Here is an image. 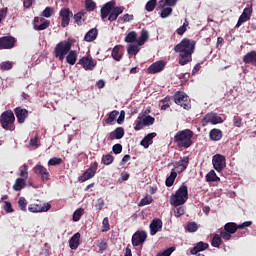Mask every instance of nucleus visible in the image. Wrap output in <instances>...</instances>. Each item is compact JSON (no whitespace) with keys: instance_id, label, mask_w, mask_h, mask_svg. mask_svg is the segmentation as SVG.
I'll list each match as a JSON object with an SVG mask.
<instances>
[{"instance_id":"obj_1","label":"nucleus","mask_w":256,"mask_h":256,"mask_svg":"<svg viewBox=\"0 0 256 256\" xmlns=\"http://www.w3.org/2000/svg\"><path fill=\"white\" fill-rule=\"evenodd\" d=\"M197 42L189 38H183L179 44L174 47L175 53H179V65H187L193 61V53Z\"/></svg>"},{"instance_id":"obj_2","label":"nucleus","mask_w":256,"mask_h":256,"mask_svg":"<svg viewBox=\"0 0 256 256\" xmlns=\"http://www.w3.org/2000/svg\"><path fill=\"white\" fill-rule=\"evenodd\" d=\"M115 5L116 3L113 0L103 5L100 10L102 21H105L108 17V21H110V23H113V21H117L119 15L123 14V11H125V7Z\"/></svg>"},{"instance_id":"obj_3","label":"nucleus","mask_w":256,"mask_h":256,"mask_svg":"<svg viewBox=\"0 0 256 256\" xmlns=\"http://www.w3.org/2000/svg\"><path fill=\"white\" fill-rule=\"evenodd\" d=\"M193 131L191 129L180 130L174 135V143L178 149H189L193 145Z\"/></svg>"},{"instance_id":"obj_4","label":"nucleus","mask_w":256,"mask_h":256,"mask_svg":"<svg viewBox=\"0 0 256 256\" xmlns=\"http://www.w3.org/2000/svg\"><path fill=\"white\" fill-rule=\"evenodd\" d=\"M251 225H253L252 221H246L239 225L235 222H228L224 225V229L220 231V235L224 241H231L238 229H245L246 227H251Z\"/></svg>"},{"instance_id":"obj_5","label":"nucleus","mask_w":256,"mask_h":256,"mask_svg":"<svg viewBox=\"0 0 256 256\" xmlns=\"http://www.w3.org/2000/svg\"><path fill=\"white\" fill-rule=\"evenodd\" d=\"M189 199V190L187 184H182L179 189L172 194L170 197V205L173 207H180V205H185Z\"/></svg>"},{"instance_id":"obj_6","label":"nucleus","mask_w":256,"mask_h":256,"mask_svg":"<svg viewBox=\"0 0 256 256\" xmlns=\"http://www.w3.org/2000/svg\"><path fill=\"white\" fill-rule=\"evenodd\" d=\"M0 125L5 131H15V114L6 110L0 115Z\"/></svg>"},{"instance_id":"obj_7","label":"nucleus","mask_w":256,"mask_h":256,"mask_svg":"<svg viewBox=\"0 0 256 256\" xmlns=\"http://www.w3.org/2000/svg\"><path fill=\"white\" fill-rule=\"evenodd\" d=\"M73 44L69 41H61L54 48V57L63 62L69 51H71Z\"/></svg>"},{"instance_id":"obj_8","label":"nucleus","mask_w":256,"mask_h":256,"mask_svg":"<svg viewBox=\"0 0 256 256\" xmlns=\"http://www.w3.org/2000/svg\"><path fill=\"white\" fill-rule=\"evenodd\" d=\"M149 39V32L147 30H142L141 31V36L137 39V32L131 31L129 32L126 37H125V42L126 43H137L139 47L142 45H145Z\"/></svg>"},{"instance_id":"obj_9","label":"nucleus","mask_w":256,"mask_h":256,"mask_svg":"<svg viewBox=\"0 0 256 256\" xmlns=\"http://www.w3.org/2000/svg\"><path fill=\"white\" fill-rule=\"evenodd\" d=\"M147 112H141L138 115V121H136V125L134 126V131H141L143 127H151L155 123V117L151 115H145Z\"/></svg>"},{"instance_id":"obj_10","label":"nucleus","mask_w":256,"mask_h":256,"mask_svg":"<svg viewBox=\"0 0 256 256\" xmlns=\"http://www.w3.org/2000/svg\"><path fill=\"white\" fill-rule=\"evenodd\" d=\"M174 103H176V105H180V107H183V109H186V110L191 109V99L183 91L175 92Z\"/></svg>"},{"instance_id":"obj_11","label":"nucleus","mask_w":256,"mask_h":256,"mask_svg":"<svg viewBox=\"0 0 256 256\" xmlns=\"http://www.w3.org/2000/svg\"><path fill=\"white\" fill-rule=\"evenodd\" d=\"M212 165L218 173L227 167V159L221 154H215L212 158Z\"/></svg>"},{"instance_id":"obj_12","label":"nucleus","mask_w":256,"mask_h":256,"mask_svg":"<svg viewBox=\"0 0 256 256\" xmlns=\"http://www.w3.org/2000/svg\"><path fill=\"white\" fill-rule=\"evenodd\" d=\"M49 209H51V204L43 203L39 200L28 206V211H30V213H46Z\"/></svg>"},{"instance_id":"obj_13","label":"nucleus","mask_w":256,"mask_h":256,"mask_svg":"<svg viewBox=\"0 0 256 256\" xmlns=\"http://www.w3.org/2000/svg\"><path fill=\"white\" fill-rule=\"evenodd\" d=\"M219 125V123H223V118L218 116L215 112H210L206 114L202 119V126L206 127V125Z\"/></svg>"},{"instance_id":"obj_14","label":"nucleus","mask_w":256,"mask_h":256,"mask_svg":"<svg viewBox=\"0 0 256 256\" xmlns=\"http://www.w3.org/2000/svg\"><path fill=\"white\" fill-rule=\"evenodd\" d=\"M97 169H99V163L94 162L90 164L89 168L79 177V181L85 183V181L93 179V176L97 173Z\"/></svg>"},{"instance_id":"obj_15","label":"nucleus","mask_w":256,"mask_h":256,"mask_svg":"<svg viewBox=\"0 0 256 256\" xmlns=\"http://www.w3.org/2000/svg\"><path fill=\"white\" fill-rule=\"evenodd\" d=\"M78 65H81L85 71H93L97 67V61L91 55H87L79 60Z\"/></svg>"},{"instance_id":"obj_16","label":"nucleus","mask_w":256,"mask_h":256,"mask_svg":"<svg viewBox=\"0 0 256 256\" xmlns=\"http://www.w3.org/2000/svg\"><path fill=\"white\" fill-rule=\"evenodd\" d=\"M32 171L35 173V175H38V177H40L41 181L44 183H47V181L51 179V173H49V170H47L45 166L41 164H37L35 167H33Z\"/></svg>"},{"instance_id":"obj_17","label":"nucleus","mask_w":256,"mask_h":256,"mask_svg":"<svg viewBox=\"0 0 256 256\" xmlns=\"http://www.w3.org/2000/svg\"><path fill=\"white\" fill-rule=\"evenodd\" d=\"M59 17L61 19V27H69V23H71V17H73V11H71L70 8H61Z\"/></svg>"},{"instance_id":"obj_18","label":"nucleus","mask_w":256,"mask_h":256,"mask_svg":"<svg viewBox=\"0 0 256 256\" xmlns=\"http://www.w3.org/2000/svg\"><path fill=\"white\" fill-rule=\"evenodd\" d=\"M147 241V232L146 231H136L132 236V245L133 247H139Z\"/></svg>"},{"instance_id":"obj_19","label":"nucleus","mask_w":256,"mask_h":256,"mask_svg":"<svg viewBox=\"0 0 256 256\" xmlns=\"http://www.w3.org/2000/svg\"><path fill=\"white\" fill-rule=\"evenodd\" d=\"M17 40L13 36L0 37V49H13Z\"/></svg>"},{"instance_id":"obj_20","label":"nucleus","mask_w":256,"mask_h":256,"mask_svg":"<svg viewBox=\"0 0 256 256\" xmlns=\"http://www.w3.org/2000/svg\"><path fill=\"white\" fill-rule=\"evenodd\" d=\"M251 15H253V8L252 7H246L244 8L242 14L240 15L238 22L235 26L236 29H239L243 23H247L249 19H251Z\"/></svg>"},{"instance_id":"obj_21","label":"nucleus","mask_w":256,"mask_h":256,"mask_svg":"<svg viewBox=\"0 0 256 256\" xmlns=\"http://www.w3.org/2000/svg\"><path fill=\"white\" fill-rule=\"evenodd\" d=\"M14 113L16 115V119L20 125H23L25 123V119L29 117V111L22 107H16L14 109Z\"/></svg>"},{"instance_id":"obj_22","label":"nucleus","mask_w":256,"mask_h":256,"mask_svg":"<svg viewBox=\"0 0 256 256\" xmlns=\"http://www.w3.org/2000/svg\"><path fill=\"white\" fill-rule=\"evenodd\" d=\"M163 229V221L159 218H155L150 223V235L154 236Z\"/></svg>"},{"instance_id":"obj_23","label":"nucleus","mask_w":256,"mask_h":256,"mask_svg":"<svg viewBox=\"0 0 256 256\" xmlns=\"http://www.w3.org/2000/svg\"><path fill=\"white\" fill-rule=\"evenodd\" d=\"M163 69H165V62L157 61L148 67V73H150L151 75H155V73H161Z\"/></svg>"},{"instance_id":"obj_24","label":"nucleus","mask_w":256,"mask_h":256,"mask_svg":"<svg viewBox=\"0 0 256 256\" xmlns=\"http://www.w3.org/2000/svg\"><path fill=\"white\" fill-rule=\"evenodd\" d=\"M155 137H157V133L155 132L147 134L140 142V145H142L144 149H149V145H153V139H155Z\"/></svg>"},{"instance_id":"obj_25","label":"nucleus","mask_w":256,"mask_h":256,"mask_svg":"<svg viewBox=\"0 0 256 256\" xmlns=\"http://www.w3.org/2000/svg\"><path fill=\"white\" fill-rule=\"evenodd\" d=\"M125 137V129L123 127H117L109 135L110 141H115V139H123Z\"/></svg>"},{"instance_id":"obj_26","label":"nucleus","mask_w":256,"mask_h":256,"mask_svg":"<svg viewBox=\"0 0 256 256\" xmlns=\"http://www.w3.org/2000/svg\"><path fill=\"white\" fill-rule=\"evenodd\" d=\"M206 249H209V243L200 241L190 250V253L191 255H197V253H201V251H206Z\"/></svg>"},{"instance_id":"obj_27","label":"nucleus","mask_w":256,"mask_h":256,"mask_svg":"<svg viewBox=\"0 0 256 256\" xmlns=\"http://www.w3.org/2000/svg\"><path fill=\"white\" fill-rule=\"evenodd\" d=\"M81 233H75L69 240V247L72 250L78 249L80 245Z\"/></svg>"},{"instance_id":"obj_28","label":"nucleus","mask_w":256,"mask_h":256,"mask_svg":"<svg viewBox=\"0 0 256 256\" xmlns=\"http://www.w3.org/2000/svg\"><path fill=\"white\" fill-rule=\"evenodd\" d=\"M98 35H99V30H97V28H92L84 36V41H86L87 43H91L95 41V39H97Z\"/></svg>"},{"instance_id":"obj_29","label":"nucleus","mask_w":256,"mask_h":256,"mask_svg":"<svg viewBox=\"0 0 256 256\" xmlns=\"http://www.w3.org/2000/svg\"><path fill=\"white\" fill-rule=\"evenodd\" d=\"M209 137L211 141H221V139H223V131H221V129L214 128L210 130Z\"/></svg>"},{"instance_id":"obj_30","label":"nucleus","mask_w":256,"mask_h":256,"mask_svg":"<svg viewBox=\"0 0 256 256\" xmlns=\"http://www.w3.org/2000/svg\"><path fill=\"white\" fill-rule=\"evenodd\" d=\"M77 51L75 50H69L67 56H66V63H68L69 65H75V63H77Z\"/></svg>"},{"instance_id":"obj_31","label":"nucleus","mask_w":256,"mask_h":256,"mask_svg":"<svg viewBox=\"0 0 256 256\" xmlns=\"http://www.w3.org/2000/svg\"><path fill=\"white\" fill-rule=\"evenodd\" d=\"M206 181L208 183H218V181H221V178H219V176H217V173H215V170H210L206 174Z\"/></svg>"},{"instance_id":"obj_32","label":"nucleus","mask_w":256,"mask_h":256,"mask_svg":"<svg viewBox=\"0 0 256 256\" xmlns=\"http://www.w3.org/2000/svg\"><path fill=\"white\" fill-rule=\"evenodd\" d=\"M26 185L27 183L24 178H17L13 185V189L14 191H21L22 189H25Z\"/></svg>"},{"instance_id":"obj_33","label":"nucleus","mask_w":256,"mask_h":256,"mask_svg":"<svg viewBox=\"0 0 256 256\" xmlns=\"http://www.w3.org/2000/svg\"><path fill=\"white\" fill-rule=\"evenodd\" d=\"M177 167H181V173L189 167V156H184L180 161L176 162Z\"/></svg>"},{"instance_id":"obj_34","label":"nucleus","mask_w":256,"mask_h":256,"mask_svg":"<svg viewBox=\"0 0 256 256\" xmlns=\"http://www.w3.org/2000/svg\"><path fill=\"white\" fill-rule=\"evenodd\" d=\"M112 57L115 61L123 59V52H121V46L117 45L112 50Z\"/></svg>"},{"instance_id":"obj_35","label":"nucleus","mask_w":256,"mask_h":256,"mask_svg":"<svg viewBox=\"0 0 256 256\" xmlns=\"http://www.w3.org/2000/svg\"><path fill=\"white\" fill-rule=\"evenodd\" d=\"M221 243H223V237H221V235H219V234H214V236L211 240L212 247L219 249L221 247Z\"/></svg>"},{"instance_id":"obj_36","label":"nucleus","mask_w":256,"mask_h":256,"mask_svg":"<svg viewBox=\"0 0 256 256\" xmlns=\"http://www.w3.org/2000/svg\"><path fill=\"white\" fill-rule=\"evenodd\" d=\"M118 116H119V111L117 110L111 111L110 113H108V117L105 119V123L107 125H112L113 121H115V119H117Z\"/></svg>"},{"instance_id":"obj_37","label":"nucleus","mask_w":256,"mask_h":256,"mask_svg":"<svg viewBox=\"0 0 256 256\" xmlns=\"http://www.w3.org/2000/svg\"><path fill=\"white\" fill-rule=\"evenodd\" d=\"M185 229L188 233H197L199 231V224L196 222H187Z\"/></svg>"},{"instance_id":"obj_38","label":"nucleus","mask_w":256,"mask_h":256,"mask_svg":"<svg viewBox=\"0 0 256 256\" xmlns=\"http://www.w3.org/2000/svg\"><path fill=\"white\" fill-rule=\"evenodd\" d=\"M175 179H177V172L172 171L170 176L166 178L165 185L166 187H173V183H175Z\"/></svg>"},{"instance_id":"obj_39","label":"nucleus","mask_w":256,"mask_h":256,"mask_svg":"<svg viewBox=\"0 0 256 256\" xmlns=\"http://www.w3.org/2000/svg\"><path fill=\"white\" fill-rule=\"evenodd\" d=\"M53 15H55V8L51 6L46 7L42 12V17H46V19L53 17Z\"/></svg>"},{"instance_id":"obj_40","label":"nucleus","mask_w":256,"mask_h":256,"mask_svg":"<svg viewBox=\"0 0 256 256\" xmlns=\"http://www.w3.org/2000/svg\"><path fill=\"white\" fill-rule=\"evenodd\" d=\"M85 8L87 11H95L97 9V3L93 0H85Z\"/></svg>"},{"instance_id":"obj_41","label":"nucleus","mask_w":256,"mask_h":256,"mask_svg":"<svg viewBox=\"0 0 256 256\" xmlns=\"http://www.w3.org/2000/svg\"><path fill=\"white\" fill-rule=\"evenodd\" d=\"M155 7H157V0H149L145 5V9L149 13H151V11H155Z\"/></svg>"},{"instance_id":"obj_42","label":"nucleus","mask_w":256,"mask_h":256,"mask_svg":"<svg viewBox=\"0 0 256 256\" xmlns=\"http://www.w3.org/2000/svg\"><path fill=\"white\" fill-rule=\"evenodd\" d=\"M51 25V22H46L43 24H33L34 31H45Z\"/></svg>"},{"instance_id":"obj_43","label":"nucleus","mask_w":256,"mask_h":256,"mask_svg":"<svg viewBox=\"0 0 256 256\" xmlns=\"http://www.w3.org/2000/svg\"><path fill=\"white\" fill-rule=\"evenodd\" d=\"M113 161H115V157H113V155H111V154H106V155L102 156L103 165H111V163H113Z\"/></svg>"},{"instance_id":"obj_44","label":"nucleus","mask_w":256,"mask_h":256,"mask_svg":"<svg viewBox=\"0 0 256 256\" xmlns=\"http://www.w3.org/2000/svg\"><path fill=\"white\" fill-rule=\"evenodd\" d=\"M83 213H85V209L79 208L73 213V221L77 222L83 217Z\"/></svg>"},{"instance_id":"obj_45","label":"nucleus","mask_w":256,"mask_h":256,"mask_svg":"<svg viewBox=\"0 0 256 256\" xmlns=\"http://www.w3.org/2000/svg\"><path fill=\"white\" fill-rule=\"evenodd\" d=\"M18 207L21 211L27 212V199H25V197L19 198Z\"/></svg>"},{"instance_id":"obj_46","label":"nucleus","mask_w":256,"mask_h":256,"mask_svg":"<svg viewBox=\"0 0 256 256\" xmlns=\"http://www.w3.org/2000/svg\"><path fill=\"white\" fill-rule=\"evenodd\" d=\"M172 13H173V8H171V6L170 7H166V8L162 9L160 17L162 19H167V17H169Z\"/></svg>"},{"instance_id":"obj_47","label":"nucleus","mask_w":256,"mask_h":256,"mask_svg":"<svg viewBox=\"0 0 256 256\" xmlns=\"http://www.w3.org/2000/svg\"><path fill=\"white\" fill-rule=\"evenodd\" d=\"M85 13L83 12H78L76 13L73 17H74V23H76V25H83V17H84Z\"/></svg>"},{"instance_id":"obj_48","label":"nucleus","mask_w":256,"mask_h":256,"mask_svg":"<svg viewBox=\"0 0 256 256\" xmlns=\"http://www.w3.org/2000/svg\"><path fill=\"white\" fill-rule=\"evenodd\" d=\"M1 71H11L13 69V63L10 61H5L0 64Z\"/></svg>"},{"instance_id":"obj_49","label":"nucleus","mask_w":256,"mask_h":256,"mask_svg":"<svg viewBox=\"0 0 256 256\" xmlns=\"http://www.w3.org/2000/svg\"><path fill=\"white\" fill-rule=\"evenodd\" d=\"M111 229V225L109 224V218L105 217L102 221V233H107Z\"/></svg>"},{"instance_id":"obj_50","label":"nucleus","mask_w":256,"mask_h":256,"mask_svg":"<svg viewBox=\"0 0 256 256\" xmlns=\"http://www.w3.org/2000/svg\"><path fill=\"white\" fill-rule=\"evenodd\" d=\"M133 19V14H124L123 16H120L118 18V21H120L121 23H129L130 21H133Z\"/></svg>"},{"instance_id":"obj_51","label":"nucleus","mask_w":256,"mask_h":256,"mask_svg":"<svg viewBox=\"0 0 256 256\" xmlns=\"http://www.w3.org/2000/svg\"><path fill=\"white\" fill-rule=\"evenodd\" d=\"M127 51L128 55H137L139 53V45L130 44Z\"/></svg>"},{"instance_id":"obj_52","label":"nucleus","mask_w":256,"mask_h":256,"mask_svg":"<svg viewBox=\"0 0 256 256\" xmlns=\"http://www.w3.org/2000/svg\"><path fill=\"white\" fill-rule=\"evenodd\" d=\"M151 203H153V198L146 196L140 200L138 205L139 207H145V205H151Z\"/></svg>"},{"instance_id":"obj_53","label":"nucleus","mask_w":256,"mask_h":256,"mask_svg":"<svg viewBox=\"0 0 256 256\" xmlns=\"http://www.w3.org/2000/svg\"><path fill=\"white\" fill-rule=\"evenodd\" d=\"M187 27H189V22L185 20L183 25L176 30L177 35H183L187 31Z\"/></svg>"},{"instance_id":"obj_54","label":"nucleus","mask_w":256,"mask_h":256,"mask_svg":"<svg viewBox=\"0 0 256 256\" xmlns=\"http://www.w3.org/2000/svg\"><path fill=\"white\" fill-rule=\"evenodd\" d=\"M23 169L20 171V177L23 179H27L29 177V166L27 164H23Z\"/></svg>"},{"instance_id":"obj_55","label":"nucleus","mask_w":256,"mask_h":256,"mask_svg":"<svg viewBox=\"0 0 256 256\" xmlns=\"http://www.w3.org/2000/svg\"><path fill=\"white\" fill-rule=\"evenodd\" d=\"M175 251V247H170L164 250L163 252H159L156 256H171V254Z\"/></svg>"},{"instance_id":"obj_56","label":"nucleus","mask_w":256,"mask_h":256,"mask_svg":"<svg viewBox=\"0 0 256 256\" xmlns=\"http://www.w3.org/2000/svg\"><path fill=\"white\" fill-rule=\"evenodd\" d=\"M61 163H63V159L57 158V157L51 158L48 161V165H50V166L61 165Z\"/></svg>"},{"instance_id":"obj_57","label":"nucleus","mask_w":256,"mask_h":256,"mask_svg":"<svg viewBox=\"0 0 256 256\" xmlns=\"http://www.w3.org/2000/svg\"><path fill=\"white\" fill-rule=\"evenodd\" d=\"M112 151L115 155H119L123 151V146L121 144H115L112 147Z\"/></svg>"},{"instance_id":"obj_58","label":"nucleus","mask_w":256,"mask_h":256,"mask_svg":"<svg viewBox=\"0 0 256 256\" xmlns=\"http://www.w3.org/2000/svg\"><path fill=\"white\" fill-rule=\"evenodd\" d=\"M175 217H181L182 215H185V208L183 206H179L174 210Z\"/></svg>"},{"instance_id":"obj_59","label":"nucleus","mask_w":256,"mask_h":256,"mask_svg":"<svg viewBox=\"0 0 256 256\" xmlns=\"http://www.w3.org/2000/svg\"><path fill=\"white\" fill-rule=\"evenodd\" d=\"M243 119H241L240 116H234L233 118V123H234V127H241L243 125Z\"/></svg>"},{"instance_id":"obj_60","label":"nucleus","mask_w":256,"mask_h":256,"mask_svg":"<svg viewBox=\"0 0 256 256\" xmlns=\"http://www.w3.org/2000/svg\"><path fill=\"white\" fill-rule=\"evenodd\" d=\"M104 205H105V200H103L102 198H99L97 200V203L95 204V208L97 211H101V209H103Z\"/></svg>"},{"instance_id":"obj_61","label":"nucleus","mask_w":256,"mask_h":256,"mask_svg":"<svg viewBox=\"0 0 256 256\" xmlns=\"http://www.w3.org/2000/svg\"><path fill=\"white\" fill-rule=\"evenodd\" d=\"M30 146L36 149L39 147V136L36 135L34 138L30 139Z\"/></svg>"},{"instance_id":"obj_62","label":"nucleus","mask_w":256,"mask_h":256,"mask_svg":"<svg viewBox=\"0 0 256 256\" xmlns=\"http://www.w3.org/2000/svg\"><path fill=\"white\" fill-rule=\"evenodd\" d=\"M4 203V211H6V213H13V206L11 205V202L5 201Z\"/></svg>"},{"instance_id":"obj_63","label":"nucleus","mask_w":256,"mask_h":256,"mask_svg":"<svg viewBox=\"0 0 256 256\" xmlns=\"http://www.w3.org/2000/svg\"><path fill=\"white\" fill-rule=\"evenodd\" d=\"M99 251H106L107 250V241L103 240L98 244Z\"/></svg>"},{"instance_id":"obj_64","label":"nucleus","mask_w":256,"mask_h":256,"mask_svg":"<svg viewBox=\"0 0 256 256\" xmlns=\"http://www.w3.org/2000/svg\"><path fill=\"white\" fill-rule=\"evenodd\" d=\"M125 121V111H121L120 116L117 119L118 125H121Z\"/></svg>"}]
</instances>
